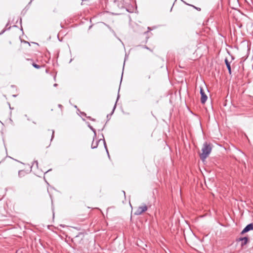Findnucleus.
I'll use <instances>...</instances> for the list:
<instances>
[{
  "mask_svg": "<svg viewBox=\"0 0 253 253\" xmlns=\"http://www.w3.org/2000/svg\"><path fill=\"white\" fill-rule=\"evenodd\" d=\"M200 94L201 95V102L202 104H205L206 101L207 100L208 96L206 95L204 89L201 87H200Z\"/></svg>",
  "mask_w": 253,
  "mask_h": 253,
  "instance_id": "2",
  "label": "nucleus"
},
{
  "mask_svg": "<svg viewBox=\"0 0 253 253\" xmlns=\"http://www.w3.org/2000/svg\"><path fill=\"white\" fill-rule=\"evenodd\" d=\"M57 85V84H54V86H56Z\"/></svg>",
  "mask_w": 253,
  "mask_h": 253,
  "instance_id": "12",
  "label": "nucleus"
},
{
  "mask_svg": "<svg viewBox=\"0 0 253 253\" xmlns=\"http://www.w3.org/2000/svg\"><path fill=\"white\" fill-rule=\"evenodd\" d=\"M97 145V141L95 142V144H94V142H92L91 145L92 148H95Z\"/></svg>",
  "mask_w": 253,
  "mask_h": 253,
  "instance_id": "7",
  "label": "nucleus"
},
{
  "mask_svg": "<svg viewBox=\"0 0 253 253\" xmlns=\"http://www.w3.org/2000/svg\"><path fill=\"white\" fill-rule=\"evenodd\" d=\"M253 229V223L249 224L245 227V228L242 231L241 233L244 234L245 233H246V232L249 231L250 230H251Z\"/></svg>",
  "mask_w": 253,
  "mask_h": 253,
  "instance_id": "4",
  "label": "nucleus"
},
{
  "mask_svg": "<svg viewBox=\"0 0 253 253\" xmlns=\"http://www.w3.org/2000/svg\"><path fill=\"white\" fill-rule=\"evenodd\" d=\"M145 48L147 49H149V48H148V47H145Z\"/></svg>",
  "mask_w": 253,
  "mask_h": 253,
  "instance_id": "13",
  "label": "nucleus"
},
{
  "mask_svg": "<svg viewBox=\"0 0 253 253\" xmlns=\"http://www.w3.org/2000/svg\"><path fill=\"white\" fill-rule=\"evenodd\" d=\"M90 129H91L94 132H95V130L91 127V126H89Z\"/></svg>",
  "mask_w": 253,
  "mask_h": 253,
  "instance_id": "10",
  "label": "nucleus"
},
{
  "mask_svg": "<svg viewBox=\"0 0 253 253\" xmlns=\"http://www.w3.org/2000/svg\"><path fill=\"white\" fill-rule=\"evenodd\" d=\"M211 151V147L210 144L206 142L204 144L202 148V153L200 154V158L202 160L206 159Z\"/></svg>",
  "mask_w": 253,
  "mask_h": 253,
  "instance_id": "1",
  "label": "nucleus"
},
{
  "mask_svg": "<svg viewBox=\"0 0 253 253\" xmlns=\"http://www.w3.org/2000/svg\"><path fill=\"white\" fill-rule=\"evenodd\" d=\"M32 65L35 68H37V69H40V66H39V65L36 64V63H33Z\"/></svg>",
  "mask_w": 253,
  "mask_h": 253,
  "instance_id": "8",
  "label": "nucleus"
},
{
  "mask_svg": "<svg viewBox=\"0 0 253 253\" xmlns=\"http://www.w3.org/2000/svg\"><path fill=\"white\" fill-rule=\"evenodd\" d=\"M225 62L226 65L227 66V68L228 69V70L229 71V73L230 74H231V66H230V63L229 62V61H228V60L227 59H225Z\"/></svg>",
  "mask_w": 253,
  "mask_h": 253,
  "instance_id": "6",
  "label": "nucleus"
},
{
  "mask_svg": "<svg viewBox=\"0 0 253 253\" xmlns=\"http://www.w3.org/2000/svg\"><path fill=\"white\" fill-rule=\"evenodd\" d=\"M241 242V246H243L246 245L248 242V238L247 237H244L240 239Z\"/></svg>",
  "mask_w": 253,
  "mask_h": 253,
  "instance_id": "5",
  "label": "nucleus"
},
{
  "mask_svg": "<svg viewBox=\"0 0 253 253\" xmlns=\"http://www.w3.org/2000/svg\"><path fill=\"white\" fill-rule=\"evenodd\" d=\"M38 163L37 161H35L34 162L32 166L34 167L35 165L38 167Z\"/></svg>",
  "mask_w": 253,
  "mask_h": 253,
  "instance_id": "9",
  "label": "nucleus"
},
{
  "mask_svg": "<svg viewBox=\"0 0 253 253\" xmlns=\"http://www.w3.org/2000/svg\"><path fill=\"white\" fill-rule=\"evenodd\" d=\"M53 134H54V131H52V138H53Z\"/></svg>",
  "mask_w": 253,
  "mask_h": 253,
  "instance_id": "11",
  "label": "nucleus"
},
{
  "mask_svg": "<svg viewBox=\"0 0 253 253\" xmlns=\"http://www.w3.org/2000/svg\"><path fill=\"white\" fill-rule=\"evenodd\" d=\"M147 210V207L146 205L140 206L137 208L134 214L136 215H140Z\"/></svg>",
  "mask_w": 253,
  "mask_h": 253,
  "instance_id": "3",
  "label": "nucleus"
}]
</instances>
